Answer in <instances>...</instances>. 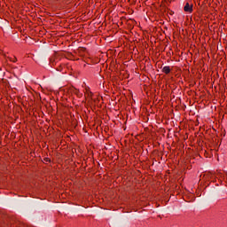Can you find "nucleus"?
<instances>
[{
    "label": "nucleus",
    "mask_w": 227,
    "mask_h": 227,
    "mask_svg": "<svg viewBox=\"0 0 227 227\" xmlns=\"http://www.w3.org/2000/svg\"><path fill=\"white\" fill-rule=\"evenodd\" d=\"M184 10L186 13H192V4L186 3Z\"/></svg>",
    "instance_id": "1"
},
{
    "label": "nucleus",
    "mask_w": 227,
    "mask_h": 227,
    "mask_svg": "<svg viewBox=\"0 0 227 227\" xmlns=\"http://www.w3.org/2000/svg\"><path fill=\"white\" fill-rule=\"evenodd\" d=\"M10 61H12V63H17V57L13 56L9 58Z\"/></svg>",
    "instance_id": "3"
},
{
    "label": "nucleus",
    "mask_w": 227,
    "mask_h": 227,
    "mask_svg": "<svg viewBox=\"0 0 227 227\" xmlns=\"http://www.w3.org/2000/svg\"><path fill=\"white\" fill-rule=\"evenodd\" d=\"M161 72L163 74H166L168 75V74H170L171 72V67L169 66H165L162 69Z\"/></svg>",
    "instance_id": "2"
},
{
    "label": "nucleus",
    "mask_w": 227,
    "mask_h": 227,
    "mask_svg": "<svg viewBox=\"0 0 227 227\" xmlns=\"http://www.w3.org/2000/svg\"><path fill=\"white\" fill-rule=\"evenodd\" d=\"M90 94V97L93 95L91 92Z\"/></svg>",
    "instance_id": "5"
},
{
    "label": "nucleus",
    "mask_w": 227,
    "mask_h": 227,
    "mask_svg": "<svg viewBox=\"0 0 227 227\" xmlns=\"http://www.w3.org/2000/svg\"><path fill=\"white\" fill-rule=\"evenodd\" d=\"M44 160H45L46 162H51V160H49V158L44 159Z\"/></svg>",
    "instance_id": "4"
}]
</instances>
